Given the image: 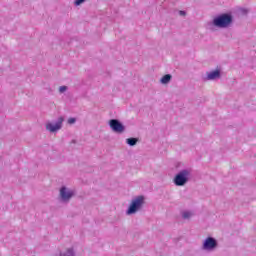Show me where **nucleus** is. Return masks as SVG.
Listing matches in <instances>:
<instances>
[{
    "label": "nucleus",
    "instance_id": "nucleus-1",
    "mask_svg": "<svg viewBox=\"0 0 256 256\" xmlns=\"http://www.w3.org/2000/svg\"><path fill=\"white\" fill-rule=\"evenodd\" d=\"M192 174L193 169L191 168L180 170L173 178L174 185H176V187H185V185L189 183Z\"/></svg>",
    "mask_w": 256,
    "mask_h": 256
},
{
    "label": "nucleus",
    "instance_id": "nucleus-2",
    "mask_svg": "<svg viewBox=\"0 0 256 256\" xmlns=\"http://www.w3.org/2000/svg\"><path fill=\"white\" fill-rule=\"evenodd\" d=\"M145 206V196L139 195L131 200L130 205L126 211V215H135L138 211H141Z\"/></svg>",
    "mask_w": 256,
    "mask_h": 256
},
{
    "label": "nucleus",
    "instance_id": "nucleus-3",
    "mask_svg": "<svg viewBox=\"0 0 256 256\" xmlns=\"http://www.w3.org/2000/svg\"><path fill=\"white\" fill-rule=\"evenodd\" d=\"M231 23H233V15L229 13L221 14L215 17L212 21V25L219 29H227Z\"/></svg>",
    "mask_w": 256,
    "mask_h": 256
},
{
    "label": "nucleus",
    "instance_id": "nucleus-4",
    "mask_svg": "<svg viewBox=\"0 0 256 256\" xmlns=\"http://www.w3.org/2000/svg\"><path fill=\"white\" fill-rule=\"evenodd\" d=\"M217 247H219V242L211 236L207 237L202 244L203 251H215Z\"/></svg>",
    "mask_w": 256,
    "mask_h": 256
},
{
    "label": "nucleus",
    "instance_id": "nucleus-5",
    "mask_svg": "<svg viewBox=\"0 0 256 256\" xmlns=\"http://www.w3.org/2000/svg\"><path fill=\"white\" fill-rule=\"evenodd\" d=\"M109 126L114 133H118L119 135H121V133H125V125H123V123L118 119H111L109 121Z\"/></svg>",
    "mask_w": 256,
    "mask_h": 256
},
{
    "label": "nucleus",
    "instance_id": "nucleus-6",
    "mask_svg": "<svg viewBox=\"0 0 256 256\" xmlns=\"http://www.w3.org/2000/svg\"><path fill=\"white\" fill-rule=\"evenodd\" d=\"M63 121H64L63 117H60L58 119V122L55 125H53L51 123L47 124L46 129L48 131H50L51 133H55V131H59V129H61V127L63 125Z\"/></svg>",
    "mask_w": 256,
    "mask_h": 256
},
{
    "label": "nucleus",
    "instance_id": "nucleus-7",
    "mask_svg": "<svg viewBox=\"0 0 256 256\" xmlns=\"http://www.w3.org/2000/svg\"><path fill=\"white\" fill-rule=\"evenodd\" d=\"M206 79L207 81H215V79H221V70L216 69V70L207 72Z\"/></svg>",
    "mask_w": 256,
    "mask_h": 256
},
{
    "label": "nucleus",
    "instance_id": "nucleus-8",
    "mask_svg": "<svg viewBox=\"0 0 256 256\" xmlns=\"http://www.w3.org/2000/svg\"><path fill=\"white\" fill-rule=\"evenodd\" d=\"M73 195V191H67V188L65 187H62L60 190V196L62 197L63 201H69Z\"/></svg>",
    "mask_w": 256,
    "mask_h": 256
},
{
    "label": "nucleus",
    "instance_id": "nucleus-9",
    "mask_svg": "<svg viewBox=\"0 0 256 256\" xmlns=\"http://www.w3.org/2000/svg\"><path fill=\"white\" fill-rule=\"evenodd\" d=\"M171 79H173V76L171 74H166L160 79V83H162V85H167L171 83Z\"/></svg>",
    "mask_w": 256,
    "mask_h": 256
},
{
    "label": "nucleus",
    "instance_id": "nucleus-10",
    "mask_svg": "<svg viewBox=\"0 0 256 256\" xmlns=\"http://www.w3.org/2000/svg\"><path fill=\"white\" fill-rule=\"evenodd\" d=\"M138 142H139L138 138H127L126 139V143H127V145H129V147H135V145H137Z\"/></svg>",
    "mask_w": 256,
    "mask_h": 256
},
{
    "label": "nucleus",
    "instance_id": "nucleus-11",
    "mask_svg": "<svg viewBox=\"0 0 256 256\" xmlns=\"http://www.w3.org/2000/svg\"><path fill=\"white\" fill-rule=\"evenodd\" d=\"M83 3H85V0H75L74 5L79 7V5H83Z\"/></svg>",
    "mask_w": 256,
    "mask_h": 256
},
{
    "label": "nucleus",
    "instance_id": "nucleus-12",
    "mask_svg": "<svg viewBox=\"0 0 256 256\" xmlns=\"http://www.w3.org/2000/svg\"><path fill=\"white\" fill-rule=\"evenodd\" d=\"M183 219H189L191 217V212H184L182 214Z\"/></svg>",
    "mask_w": 256,
    "mask_h": 256
},
{
    "label": "nucleus",
    "instance_id": "nucleus-13",
    "mask_svg": "<svg viewBox=\"0 0 256 256\" xmlns=\"http://www.w3.org/2000/svg\"><path fill=\"white\" fill-rule=\"evenodd\" d=\"M65 91H67V86H61V87L59 88V92H60V93H65Z\"/></svg>",
    "mask_w": 256,
    "mask_h": 256
},
{
    "label": "nucleus",
    "instance_id": "nucleus-14",
    "mask_svg": "<svg viewBox=\"0 0 256 256\" xmlns=\"http://www.w3.org/2000/svg\"><path fill=\"white\" fill-rule=\"evenodd\" d=\"M77 120L75 118H69L68 119V123L69 125H73V123H75Z\"/></svg>",
    "mask_w": 256,
    "mask_h": 256
},
{
    "label": "nucleus",
    "instance_id": "nucleus-15",
    "mask_svg": "<svg viewBox=\"0 0 256 256\" xmlns=\"http://www.w3.org/2000/svg\"><path fill=\"white\" fill-rule=\"evenodd\" d=\"M179 15H181L182 17H185V15H187V12L180 10Z\"/></svg>",
    "mask_w": 256,
    "mask_h": 256
},
{
    "label": "nucleus",
    "instance_id": "nucleus-16",
    "mask_svg": "<svg viewBox=\"0 0 256 256\" xmlns=\"http://www.w3.org/2000/svg\"><path fill=\"white\" fill-rule=\"evenodd\" d=\"M242 13H245V14H247V10H245V9H242Z\"/></svg>",
    "mask_w": 256,
    "mask_h": 256
}]
</instances>
